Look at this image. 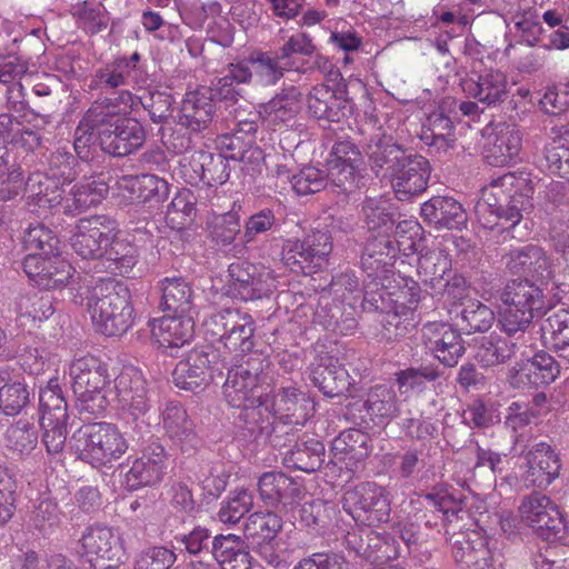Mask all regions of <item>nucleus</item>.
<instances>
[{
	"instance_id": "obj_9",
	"label": "nucleus",
	"mask_w": 569,
	"mask_h": 569,
	"mask_svg": "<svg viewBox=\"0 0 569 569\" xmlns=\"http://www.w3.org/2000/svg\"><path fill=\"white\" fill-rule=\"evenodd\" d=\"M313 406L309 397L293 387L281 388L277 391L270 401L263 402V411L272 413V420L267 418L260 425L249 427L250 431L254 432L256 428L259 431L258 437L270 439L274 431L276 419H283L284 423L289 425H303L310 417Z\"/></svg>"
},
{
	"instance_id": "obj_46",
	"label": "nucleus",
	"mask_w": 569,
	"mask_h": 569,
	"mask_svg": "<svg viewBox=\"0 0 569 569\" xmlns=\"http://www.w3.org/2000/svg\"><path fill=\"white\" fill-rule=\"evenodd\" d=\"M540 418V410H533L529 405L521 401L511 402L505 416V427L512 432L513 451L518 455L523 453L531 435L525 429Z\"/></svg>"
},
{
	"instance_id": "obj_21",
	"label": "nucleus",
	"mask_w": 569,
	"mask_h": 569,
	"mask_svg": "<svg viewBox=\"0 0 569 569\" xmlns=\"http://www.w3.org/2000/svg\"><path fill=\"white\" fill-rule=\"evenodd\" d=\"M526 461L522 479L527 488L545 489L558 478L560 462L552 447L540 441L521 455Z\"/></svg>"
},
{
	"instance_id": "obj_47",
	"label": "nucleus",
	"mask_w": 569,
	"mask_h": 569,
	"mask_svg": "<svg viewBox=\"0 0 569 569\" xmlns=\"http://www.w3.org/2000/svg\"><path fill=\"white\" fill-rule=\"evenodd\" d=\"M325 451V445L317 439L298 441L286 452L283 461L289 468L310 473L322 466Z\"/></svg>"
},
{
	"instance_id": "obj_54",
	"label": "nucleus",
	"mask_w": 569,
	"mask_h": 569,
	"mask_svg": "<svg viewBox=\"0 0 569 569\" xmlns=\"http://www.w3.org/2000/svg\"><path fill=\"white\" fill-rule=\"evenodd\" d=\"M365 407L371 417L379 419H392L399 413L396 391L386 385H378L369 390Z\"/></svg>"
},
{
	"instance_id": "obj_30",
	"label": "nucleus",
	"mask_w": 569,
	"mask_h": 569,
	"mask_svg": "<svg viewBox=\"0 0 569 569\" xmlns=\"http://www.w3.org/2000/svg\"><path fill=\"white\" fill-rule=\"evenodd\" d=\"M109 116L110 112L102 106V98L97 99L84 113L74 131L73 147L79 158L88 160L90 149L96 144L101 147V131Z\"/></svg>"
},
{
	"instance_id": "obj_10",
	"label": "nucleus",
	"mask_w": 569,
	"mask_h": 569,
	"mask_svg": "<svg viewBox=\"0 0 569 569\" xmlns=\"http://www.w3.org/2000/svg\"><path fill=\"white\" fill-rule=\"evenodd\" d=\"M79 553L90 563L104 568L117 567L126 557L120 535L113 528L99 522L84 528L79 539Z\"/></svg>"
},
{
	"instance_id": "obj_40",
	"label": "nucleus",
	"mask_w": 569,
	"mask_h": 569,
	"mask_svg": "<svg viewBox=\"0 0 569 569\" xmlns=\"http://www.w3.org/2000/svg\"><path fill=\"white\" fill-rule=\"evenodd\" d=\"M507 76L499 70H489L478 76L477 80H466L463 91L479 102L492 106L503 101L508 93Z\"/></svg>"
},
{
	"instance_id": "obj_23",
	"label": "nucleus",
	"mask_w": 569,
	"mask_h": 569,
	"mask_svg": "<svg viewBox=\"0 0 569 569\" xmlns=\"http://www.w3.org/2000/svg\"><path fill=\"white\" fill-rule=\"evenodd\" d=\"M422 340L426 348L447 367H455L466 350L460 333L443 322L425 325Z\"/></svg>"
},
{
	"instance_id": "obj_58",
	"label": "nucleus",
	"mask_w": 569,
	"mask_h": 569,
	"mask_svg": "<svg viewBox=\"0 0 569 569\" xmlns=\"http://www.w3.org/2000/svg\"><path fill=\"white\" fill-rule=\"evenodd\" d=\"M460 312L461 327L467 333L486 332L495 321L493 311L479 300H467L462 302Z\"/></svg>"
},
{
	"instance_id": "obj_64",
	"label": "nucleus",
	"mask_w": 569,
	"mask_h": 569,
	"mask_svg": "<svg viewBox=\"0 0 569 569\" xmlns=\"http://www.w3.org/2000/svg\"><path fill=\"white\" fill-rule=\"evenodd\" d=\"M141 202H162L169 196L168 182L156 174H140L130 180Z\"/></svg>"
},
{
	"instance_id": "obj_51",
	"label": "nucleus",
	"mask_w": 569,
	"mask_h": 569,
	"mask_svg": "<svg viewBox=\"0 0 569 569\" xmlns=\"http://www.w3.org/2000/svg\"><path fill=\"white\" fill-rule=\"evenodd\" d=\"M519 372L528 383L539 387L553 382L560 373V366L551 355L540 351L528 360Z\"/></svg>"
},
{
	"instance_id": "obj_31",
	"label": "nucleus",
	"mask_w": 569,
	"mask_h": 569,
	"mask_svg": "<svg viewBox=\"0 0 569 569\" xmlns=\"http://www.w3.org/2000/svg\"><path fill=\"white\" fill-rule=\"evenodd\" d=\"M260 498L271 506H292L303 496L302 486L281 471L264 472L258 481Z\"/></svg>"
},
{
	"instance_id": "obj_18",
	"label": "nucleus",
	"mask_w": 569,
	"mask_h": 569,
	"mask_svg": "<svg viewBox=\"0 0 569 569\" xmlns=\"http://www.w3.org/2000/svg\"><path fill=\"white\" fill-rule=\"evenodd\" d=\"M521 520L543 539L555 538L563 528L562 516L557 505L547 496L532 493L519 506Z\"/></svg>"
},
{
	"instance_id": "obj_14",
	"label": "nucleus",
	"mask_w": 569,
	"mask_h": 569,
	"mask_svg": "<svg viewBox=\"0 0 569 569\" xmlns=\"http://www.w3.org/2000/svg\"><path fill=\"white\" fill-rule=\"evenodd\" d=\"M219 362V353L213 348H194L176 365L172 372L173 382L180 389L194 391L208 385L216 372L221 373Z\"/></svg>"
},
{
	"instance_id": "obj_2",
	"label": "nucleus",
	"mask_w": 569,
	"mask_h": 569,
	"mask_svg": "<svg viewBox=\"0 0 569 569\" xmlns=\"http://www.w3.org/2000/svg\"><path fill=\"white\" fill-rule=\"evenodd\" d=\"M86 296L87 309L94 329L109 337L126 333L134 322V310L128 288L111 279H100L90 289L80 293V302Z\"/></svg>"
},
{
	"instance_id": "obj_32",
	"label": "nucleus",
	"mask_w": 569,
	"mask_h": 569,
	"mask_svg": "<svg viewBox=\"0 0 569 569\" xmlns=\"http://www.w3.org/2000/svg\"><path fill=\"white\" fill-rule=\"evenodd\" d=\"M451 271V260L449 254L442 249L428 250L419 257L418 274L422 282L429 284L432 289L462 288L465 290L466 281L462 277H455L450 282L445 277Z\"/></svg>"
},
{
	"instance_id": "obj_56",
	"label": "nucleus",
	"mask_w": 569,
	"mask_h": 569,
	"mask_svg": "<svg viewBox=\"0 0 569 569\" xmlns=\"http://www.w3.org/2000/svg\"><path fill=\"white\" fill-rule=\"evenodd\" d=\"M23 249L28 254L52 256L59 251V239L41 223L30 224L22 238Z\"/></svg>"
},
{
	"instance_id": "obj_41",
	"label": "nucleus",
	"mask_w": 569,
	"mask_h": 569,
	"mask_svg": "<svg viewBox=\"0 0 569 569\" xmlns=\"http://www.w3.org/2000/svg\"><path fill=\"white\" fill-rule=\"evenodd\" d=\"M346 106V98L326 84L315 86L307 97L308 111L319 120L340 121L345 116Z\"/></svg>"
},
{
	"instance_id": "obj_27",
	"label": "nucleus",
	"mask_w": 569,
	"mask_h": 569,
	"mask_svg": "<svg viewBox=\"0 0 569 569\" xmlns=\"http://www.w3.org/2000/svg\"><path fill=\"white\" fill-rule=\"evenodd\" d=\"M213 96L211 88L188 92L181 103L178 123L191 132L207 129L216 112Z\"/></svg>"
},
{
	"instance_id": "obj_60",
	"label": "nucleus",
	"mask_w": 569,
	"mask_h": 569,
	"mask_svg": "<svg viewBox=\"0 0 569 569\" xmlns=\"http://www.w3.org/2000/svg\"><path fill=\"white\" fill-rule=\"evenodd\" d=\"M362 212L369 230H382L381 234L392 229V204L385 198H367Z\"/></svg>"
},
{
	"instance_id": "obj_50",
	"label": "nucleus",
	"mask_w": 569,
	"mask_h": 569,
	"mask_svg": "<svg viewBox=\"0 0 569 569\" xmlns=\"http://www.w3.org/2000/svg\"><path fill=\"white\" fill-rule=\"evenodd\" d=\"M249 63L252 69V78L261 86H273L284 74L286 70H291L289 66L280 60L278 52H257L249 57Z\"/></svg>"
},
{
	"instance_id": "obj_16",
	"label": "nucleus",
	"mask_w": 569,
	"mask_h": 569,
	"mask_svg": "<svg viewBox=\"0 0 569 569\" xmlns=\"http://www.w3.org/2000/svg\"><path fill=\"white\" fill-rule=\"evenodd\" d=\"M116 220L106 214L82 218L71 237V246L83 259L101 258L112 239Z\"/></svg>"
},
{
	"instance_id": "obj_20",
	"label": "nucleus",
	"mask_w": 569,
	"mask_h": 569,
	"mask_svg": "<svg viewBox=\"0 0 569 569\" xmlns=\"http://www.w3.org/2000/svg\"><path fill=\"white\" fill-rule=\"evenodd\" d=\"M429 177V161L423 156L407 153L388 180L397 199L406 201L427 189Z\"/></svg>"
},
{
	"instance_id": "obj_29",
	"label": "nucleus",
	"mask_w": 569,
	"mask_h": 569,
	"mask_svg": "<svg viewBox=\"0 0 569 569\" xmlns=\"http://www.w3.org/2000/svg\"><path fill=\"white\" fill-rule=\"evenodd\" d=\"M420 213L423 221L436 229H462L468 221L462 204L446 196L432 197L423 202Z\"/></svg>"
},
{
	"instance_id": "obj_38",
	"label": "nucleus",
	"mask_w": 569,
	"mask_h": 569,
	"mask_svg": "<svg viewBox=\"0 0 569 569\" xmlns=\"http://www.w3.org/2000/svg\"><path fill=\"white\" fill-rule=\"evenodd\" d=\"M161 308L173 315H194V291L191 284L181 277L163 278L159 281Z\"/></svg>"
},
{
	"instance_id": "obj_57",
	"label": "nucleus",
	"mask_w": 569,
	"mask_h": 569,
	"mask_svg": "<svg viewBox=\"0 0 569 569\" xmlns=\"http://www.w3.org/2000/svg\"><path fill=\"white\" fill-rule=\"evenodd\" d=\"M252 507L253 493L244 488L236 489L221 502L217 517L224 525H236Z\"/></svg>"
},
{
	"instance_id": "obj_4",
	"label": "nucleus",
	"mask_w": 569,
	"mask_h": 569,
	"mask_svg": "<svg viewBox=\"0 0 569 569\" xmlns=\"http://www.w3.org/2000/svg\"><path fill=\"white\" fill-rule=\"evenodd\" d=\"M500 301L498 327L509 336L525 335L545 309L543 289L528 279L508 282L500 293Z\"/></svg>"
},
{
	"instance_id": "obj_3",
	"label": "nucleus",
	"mask_w": 569,
	"mask_h": 569,
	"mask_svg": "<svg viewBox=\"0 0 569 569\" xmlns=\"http://www.w3.org/2000/svg\"><path fill=\"white\" fill-rule=\"evenodd\" d=\"M102 106L110 112L101 131V150L113 157H126L139 150L146 142L142 124L126 114L134 106L129 90H120L113 97H103Z\"/></svg>"
},
{
	"instance_id": "obj_55",
	"label": "nucleus",
	"mask_w": 569,
	"mask_h": 569,
	"mask_svg": "<svg viewBox=\"0 0 569 569\" xmlns=\"http://www.w3.org/2000/svg\"><path fill=\"white\" fill-rule=\"evenodd\" d=\"M102 257L114 262L116 269L121 274H128L132 271L138 261L137 248L129 240L121 237V231L117 222L114 234L112 239H110Z\"/></svg>"
},
{
	"instance_id": "obj_53",
	"label": "nucleus",
	"mask_w": 569,
	"mask_h": 569,
	"mask_svg": "<svg viewBox=\"0 0 569 569\" xmlns=\"http://www.w3.org/2000/svg\"><path fill=\"white\" fill-rule=\"evenodd\" d=\"M132 73V66L127 58L117 59L103 68L96 70L90 88L110 91L128 84Z\"/></svg>"
},
{
	"instance_id": "obj_1",
	"label": "nucleus",
	"mask_w": 569,
	"mask_h": 569,
	"mask_svg": "<svg viewBox=\"0 0 569 569\" xmlns=\"http://www.w3.org/2000/svg\"><path fill=\"white\" fill-rule=\"evenodd\" d=\"M532 194L533 184L527 172H508L492 179L481 189L476 204L478 220L487 229L498 226L512 229L522 220V213L531 208Z\"/></svg>"
},
{
	"instance_id": "obj_13",
	"label": "nucleus",
	"mask_w": 569,
	"mask_h": 569,
	"mask_svg": "<svg viewBox=\"0 0 569 569\" xmlns=\"http://www.w3.org/2000/svg\"><path fill=\"white\" fill-rule=\"evenodd\" d=\"M229 293L242 301H254L269 297L277 287L273 270L249 262H233L229 266Z\"/></svg>"
},
{
	"instance_id": "obj_12",
	"label": "nucleus",
	"mask_w": 569,
	"mask_h": 569,
	"mask_svg": "<svg viewBox=\"0 0 569 569\" xmlns=\"http://www.w3.org/2000/svg\"><path fill=\"white\" fill-rule=\"evenodd\" d=\"M343 508L356 520L373 527L390 517V501L386 489L375 482H362L343 495Z\"/></svg>"
},
{
	"instance_id": "obj_35",
	"label": "nucleus",
	"mask_w": 569,
	"mask_h": 569,
	"mask_svg": "<svg viewBox=\"0 0 569 569\" xmlns=\"http://www.w3.org/2000/svg\"><path fill=\"white\" fill-rule=\"evenodd\" d=\"M398 249L386 234L368 240L361 256V266L367 277H387L395 264Z\"/></svg>"
},
{
	"instance_id": "obj_6",
	"label": "nucleus",
	"mask_w": 569,
	"mask_h": 569,
	"mask_svg": "<svg viewBox=\"0 0 569 569\" xmlns=\"http://www.w3.org/2000/svg\"><path fill=\"white\" fill-rule=\"evenodd\" d=\"M262 371L260 358L250 357L244 363L229 369L222 387L228 405L247 411L252 420L262 416Z\"/></svg>"
},
{
	"instance_id": "obj_11",
	"label": "nucleus",
	"mask_w": 569,
	"mask_h": 569,
	"mask_svg": "<svg viewBox=\"0 0 569 569\" xmlns=\"http://www.w3.org/2000/svg\"><path fill=\"white\" fill-rule=\"evenodd\" d=\"M7 190L8 194H3L2 200H8L24 188L28 192V204L37 210L61 211L63 212L64 190L59 186V181L44 176L42 173H33L28 181L23 183L21 172L13 170L9 173Z\"/></svg>"
},
{
	"instance_id": "obj_61",
	"label": "nucleus",
	"mask_w": 569,
	"mask_h": 569,
	"mask_svg": "<svg viewBox=\"0 0 569 569\" xmlns=\"http://www.w3.org/2000/svg\"><path fill=\"white\" fill-rule=\"evenodd\" d=\"M16 312L20 318H27L32 322H42L49 319L54 307L49 295H26L20 296L16 301Z\"/></svg>"
},
{
	"instance_id": "obj_28",
	"label": "nucleus",
	"mask_w": 569,
	"mask_h": 569,
	"mask_svg": "<svg viewBox=\"0 0 569 569\" xmlns=\"http://www.w3.org/2000/svg\"><path fill=\"white\" fill-rule=\"evenodd\" d=\"M370 169L376 177L389 179L407 152L390 136L376 133L366 144Z\"/></svg>"
},
{
	"instance_id": "obj_33",
	"label": "nucleus",
	"mask_w": 569,
	"mask_h": 569,
	"mask_svg": "<svg viewBox=\"0 0 569 569\" xmlns=\"http://www.w3.org/2000/svg\"><path fill=\"white\" fill-rule=\"evenodd\" d=\"M311 379L326 396L336 397L348 390L350 386L348 371L338 359L321 355L311 367Z\"/></svg>"
},
{
	"instance_id": "obj_19",
	"label": "nucleus",
	"mask_w": 569,
	"mask_h": 569,
	"mask_svg": "<svg viewBox=\"0 0 569 569\" xmlns=\"http://www.w3.org/2000/svg\"><path fill=\"white\" fill-rule=\"evenodd\" d=\"M522 149V134L515 124L500 122L486 129L483 157L493 167L517 162Z\"/></svg>"
},
{
	"instance_id": "obj_49",
	"label": "nucleus",
	"mask_w": 569,
	"mask_h": 569,
	"mask_svg": "<svg viewBox=\"0 0 569 569\" xmlns=\"http://www.w3.org/2000/svg\"><path fill=\"white\" fill-rule=\"evenodd\" d=\"M421 139L438 150L451 148L456 141L453 122L442 112H432L422 126Z\"/></svg>"
},
{
	"instance_id": "obj_48",
	"label": "nucleus",
	"mask_w": 569,
	"mask_h": 569,
	"mask_svg": "<svg viewBox=\"0 0 569 569\" xmlns=\"http://www.w3.org/2000/svg\"><path fill=\"white\" fill-rule=\"evenodd\" d=\"M252 79V69L248 60L230 63L222 69L219 77L211 82V91L223 100H234L236 86L248 83Z\"/></svg>"
},
{
	"instance_id": "obj_52",
	"label": "nucleus",
	"mask_w": 569,
	"mask_h": 569,
	"mask_svg": "<svg viewBox=\"0 0 569 569\" xmlns=\"http://www.w3.org/2000/svg\"><path fill=\"white\" fill-rule=\"evenodd\" d=\"M282 519L274 512H253L243 525V535L249 543L279 538Z\"/></svg>"
},
{
	"instance_id": "obj_39",
	"label": "nucleus",
	"mask_w": 569,
	"mask_h": 569,
	"mask_svg": "<svg viewBox=\"0 0 569 569\" xmlns=\"http://www.w3.org/2000/svg\"><path fill=\"white\" fill-rule=\"evenodd\" d=\"M301 109V92L290 86L283 88L268 102L260 106L259 113L264 121L272 126L288 124Z\"/></svg>"
},
{
	"instance_id": "obj_25",
	"label": "nucleus",
	"mask_w": 569,
	"mask_h": 569,
	"mask_svg": "<svg viewBox=\"0 0 569 569\" xmlns=\"http://www.w3.org/2000/svg\"><path fill=\"white\" fill-rule=\"evenodd\" d=\"M167 468L164 448L152 443L137 458L124 473L123 483L128 490L154 486L161 481Z\"/></svg>"
},
{
	"instance_id": "obj_17",
	"label": "nucleus",
	"mask_w": 569,
	"mask_h": 569,
	"mask_svg": "<svg viewBox=\"0 0 569 569\" xmlns=\"http://www.w3.org/2000/svg\"><path fill=\"white\" fill-rule=\"evenodd\" d=\"M114 390L120 408L133 419L146 416L150 410L148 383L141 370L123 367L114 379Z\"/></svg>"
},
{
	"instance_id": "obj_42",
	"label": "nucleus",
	"mask_w": 569,
	"mask_h": 569,
	"mask_svg": "<svg viewBox=\"0 0 569 569\" xmlns=\"http://www.w3.org/2000/svg\"><path fill=\"white\" fill-rule=\"evenodd\" d=\"M523 335L501 337L491 333L482 338V342L477 349L476 358L485 367H492L505 363L511 359L520 346L525 345Z\"/></svg>"
},
{
	"instance_id": "obj_59",
	"label": "nucleus",
	"mask_w": 569,
	"mask_h": 569,
	"mask_svg": "<svg viewBox=\"0 0 569 569\" xmlns=\"http://www.w3.org/2000/svg\"><path fill=\"white\" fill-rule=\"evenodd\" d=\"M39 405L40 420H48L47 425H52V421L56 423L67 421V403L57 382L51 380L46 388L40 390Z\"/></svg>"
},
{
	"instance_id": "obj_43",
	"label": "nucleus",
	"mask_w": 569,
	"mask_h": 569,
	"mask_svg": "<svg viewBox=\"0 0 569 569\" xmlns=\"http://www.w3.org/2000/svg\"><path fill=\"white\" fill-rule=\"evenodd\" d=\"M371 438L360 429H347L333 439L331 451L337 460L353 467L368 458L371 451Z\"/></svg>"
},
{
	"instance_id": "obj_26",
	"label": "nucleus",
	"mask_w": 569,
	"mask_h": 569,
	"mask_svg": "<svg viewBox=\"0 0 569 569\" xmlns=\"http://www.w3.org/2000/svg\"><path fill=\"white\" fill-rule=\"evenodd\" d=\"M506 266L515 274H525L540 282L553 278L556 264L547 252L533 244L511 250L506 256Z\"/></svg>"
},
{
	"instance_id": "obj_7",
	"label": "nucleus",
	"mask_w": 569,
	"mask_h": 569,
	"mask_svg": "<svg viewBox=\"0 0 569 569\" xmlns=\"http://www.w3.org/2000/svg\"><path fill=\"white\" fill-rule=\"evenodd\" d=\"M69 377L81 410L93 416L101 415L109 403L106 396L109 382L106 366L94 357H81L70 363Z\"/></svg>"
},
{
	"instance_id": "obj_45",
	"label": "nucleus",
	"mask_w": 569,
	"mask_h": 569,
	"mask_svg": "<svg viewBox=\"0 0 569 569\" xmlns=\"http://www.w3.org/2000/svg\"><path fill=\"white\" fill-rule=\"evenodd\" d=\"M541 339L559 359L569 363V311L551 312L541 323Z\"/></svg>"
},
{
	"instance_id": "obj_36",
	"label": "nucleus",
	"mask_w": 569,
	"mask_h": 569,
	"mask_svg": "<svg viewBox=\"0 0 569 569\" xmlns=\"http://www.w3.org/2000/svg\"><path fill=\"white\" fill-rule=\"evenodd\" d=\"M161 417L166 433L174 443L181 447L182 451L196 446L197 437L193 422L179 402H167Z\"/></svg>"
},
{
	"instance_id": "obj_34",
	"label": "nucleus",
	"mask_w": 569,
	"mask_h": 569,
	"mask_svg": "<svg viewBox=\"0 0 569 569\" xmlns=\"http://www.w3.org/2000/svg\"><path fill=\"white\" fill-rule=\"evenodd\" d=\"M151 331L160 346L164 348L181 347L193 337V315H173L154 319Z\"/></svg>"
},
{
	"instance_id": "obj_63",
	"label": "nucleus",
	"mask_w": 569,
	"mask_h": 569,
	"mask_svg": "<svg viewBox=\"0 0 569 569\" xmlns=\"http://www.w3.org/2000/svg\"><path fill=\"white\" fill-rule=\"evenodd\" d=\"M455 560L463 569H485L488 566L489 550L482 539L456 541L452 550Z\"/></svg>"
},
{
	"instance_id": "obj_37",
	"label": "nucleus",
	"mask_w": 569,
	"mask_h": 569,
	"mask_svg": "<svg viewBox=\"0 0 569 569\" xmlns=\"http://www.w3.org/2000/svg\"><path fill=\"white\" fill-rule=\"evenodd\" d=\"M211 556L221 569H252L251 556L241 537L229 533L216 536Z\"/></svg>"
},
{
	"instance_id": "obj_22",
	"label": "nucleus",
	"mask_w": 569,
	"mask_h": 569,
	"mask_svg": "<svg viewBox=\"0 0 569 569\" xmlns=\"http://www.w3.org/2000/svg\"><path fill=\"white\" fill-rule=\"evenodd\" d=\"M23 270L34 283L43 289H57L68 284L72 277V266L59 256L27 254L23 260Z\"/></svg>"
},
{
	"instance_id": "obj_8",
	"label": "nucleus",
	"mask_w": 569,
	"mask_h": 569,
	"mask_svg": "<svg viewBox=\"0 0 569 569\" xmlns=\"http://www.w3.org/2000/svg\"><path fill=\"white\" fill-rule=\"evenodd\" d=\"M204 331L212 340L234 352H249L254 347L256 321L239 309L226 308L211 313L203 322Z\"/></svg>"
},
{
	"instance_id": "obj_24",
	"label": "nucleus",
	"mask_w": 569,
	"mask_h": 569,
	"mask_svg": "<svg viewBox=\"0 0 569 569\" xmlns=\"http://www.w3.org/2000/svg\"><path fill=\"white\" fill-rule=\"evenodd\" d=\"M419 299V290L415 287L397 295L393 308L386 311L383 320V336L387 340H397L416 329L419 322L416 313Z\"/></svg>"
},
{
	"instance_id": "obj_5",
	"label": "nucleus",
	"mask_w": 569,
	"mask_h": 569,
	"mask_svg": "<svg viewBox=\"0 0 569 569\" xmlns=\"http://www.w3.org/2000/svg\"><path fill=\"white\" fill-rule=\"evenodd\" d=\"M72 447L81 460L104 467L124 455L128 442L116 425L96 422L81 427L73 435Z\"/></svg>"
},
{
	"instance_id": "obj_62",
	"label": "nucleus",
	"mask_w": 569,
	"mask_h": 569,
	"mask_svg": "<svg viewBox=\"0 0 569 569\" xmlns=\"http://www.w3.org/2000/svg\"><path fill=\"white\" fill-rule=\"evenodd\" d=\"M4 440L8 450L22 455L30 452L36 447L38 433L32 422L20 419L7 429Z\"/></svg>"
},
{
	"instance_id": "obj_15",
	"label": "nucleus",
	"mask_w": 569,
	"mask_h": 569,
	"mask_svg": "<svg viewBox=\"0 0 569 569\" xmlns=\"http://www.w3.org/2000/svg\"><path fill=\"white\" fill-rule=\"evenodd\" d=\"M331 251V236L327 231H312L303 240L287 239L281 254L291 270L306 272L309 267H321Z\"/></svg>"
},
{
	"instance_id": "obj_44",
	"label": "nucleus",
	"mask_w": 569,
	"mask_h": 569,
	"mask_svg": "<svg viewBox=\"0 0 569 569\" xmlns=\"http://www.w3.org/2000/svg\"><path fill=\"white\" fill-rule=\"evenodd\" d=\"M108 186L94 178H87L74 184L64 199L63 213L79 214L91 207L99 204L108 194Z\"/></svg>"
}]
</instances>
